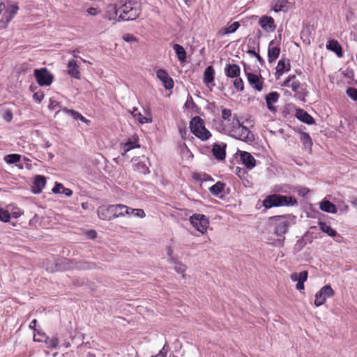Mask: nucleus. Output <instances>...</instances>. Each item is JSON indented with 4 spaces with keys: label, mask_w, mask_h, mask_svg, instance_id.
<instances>
[{
    "label": "nucleus",
    "mask_w": 357,
    "mask_h": 357,
    "mask_svg": "<svg viewBox=\"0 0 357 357\" xmlns=\"http://www.w3.org/2000/svg\"><path fill=\"white\" fill-rule=\"evenodd\" d=\"M16 167H17L18 169H22L24 168V164L19 162L15 164Z\"/></svg>",
    "instance_id": "nucleus-61"
},
{
    "label": "nucleus",
    "mask_w": 357,
    "mask_h": 357,
    "mask_svg": "<svg viewBox=\"0 0 357 357\" xmlns=\"http://www.w3.org/2000/svg\"><path fill=\"white\" fill-rule=\"evenodd\" d=\"M319 208L321 211H325L326 213H330L333 214H335L337 213L336 206L327 200H324L321 202L319 204Z\"/></svg>",
    "instance_id": "nucleus-30"
},
{
    "label": "nucleus",
    "mask_w": 357,
    "mask_h": 357,
    "mask_svg": "<svg viewBox=\"0 0 357 357\" xmlns=\"http://www.w3.org/2000/svg\"><path fill=\"white\" fill-rule=\"evenodd\" d=\"M119 18L123 21L134 20L140 14V5L137 0L121 1Z\"/></svg>",
    "instance_id": "nucleus-2"
},
{
    "label": "nucleus",
    "mask_w": 357,
    "mask_h": 357,
    "mask_svg": "<svg viewBox=\"0 0 357 357\" xmlns=\"http://www.w3.org/2000/svg\"><path fill=\"white\" fill-rule=\"evenodd\" d=\"M7 208L8 211V213H10V218L11 217L14 218H17L20 217L23 214V211L18 207L10 204L7 206Z\"/></svg>",
    "instance_id": "nucleus-37"
},
{
    "label": "nucleus",
    "mask_w": 357,
    "mask_h": 357,
    "mask_svg": "<svg viewBox=\"0 0 357 357\" xmlns=\"http://www.w3.org/2000/svg\"><path fill=\"white\" fill-rule=\"evenodd\" d=\"M308 276V273L306 271H302L299 273H293L290 275V278L293 282L304 283Z\"/></svg>",
    "instance_id": "nucleus-35"
},
{
    "label": "nucleus",
    "mask_w": 357,
    "mask_h": 357,
    "mask_svg": "<svg viewBox=\"0 0 357 357\" xmlns=\"http://www.w3.org/2000/svg\"><path fill=\"white\" fill-rule=\"evenodd\" d=\"M63 111L66 114L70 115L75 120H80L81 121L85 122V123H86L88 121V120L78 112H76V111H74L72 109H68L66 108L63 109Z\"/></svg>",
    "instance_id": "nucleus-40"
},
{
    "label": "nucleus",
    "mask_w": 357,
    "mask_h": 357,
    "mask_svg": "<svg viewBox=\"0 0 357 357\" xmlns=\"http://www.w3.org/2000/svg\"><path fill=\"white\" fill-rule=\"evenodd\" d=\"M175 271L178 273H183L186 269L185 266L180 262L175 263L174 266Z\"/></svg>",
    "instance_id": "nucleus-51"
},
{
    "label": "nucleus",
    "mask_w": 357,
    "mask_h": 357,
    "mask_svg": "<svg viewBox=\"0 0 357 357\" xmlns=\"http://www.w3.org/2000/svg\"><path fill=\"white\" fill-rule=\"evenodd\" d=\"M275 221V234L279 237L277 242L279 245L282 246L284 240V235L287 232L289 227L294 220V216L290 215H276L271 218Z\"/></svg>",
    "instance_id": "nucleus-3"
},
{
    "label": "nucleus",
    "mask_w": 357,
    "mask_h": 357,
    "mask_svg": "<svg viewBox=\"0 0 357 357\" xmlns=\"http://www.w3.org/2000/svg\"><path fill=\"white\" fill-rule=\"evenodd\" d=\"M167 347V344H165L163 347L160 350L159 354H162L164 357H165L166 354L167 352V349L166 348Z\"/></svg>",
    "instance_id": "nucleus-56"
},
{
    "label": "nucleus",
    "mask_w": 357,
    "mask_h": 357,
    "mask_svg": "<svg viewBox=\"0 0 357 357\" xmlns=\"http://www.w3.org/2000/svg\"><path fill=\"white\" fill-rule=\"evenodd\" d=\"M68 73L70 76L79 79L80 78V72L79 70V66L77 61L74 59L69 61L68 63Z\"/></svg>",
    "instance_id": "nucleus-25"
},
{
    "label": "nucleus",
    "mask_w": 357,
    "mask_h": 357,
    "mask_svg": "<svg viewBox=\"0 0 357 357\" xmlns=\"http://www.w3.org/2000/svg\"><path fill=\"white\" fill-rule=\"evenodd\" d=\"M259 24L266 32H273L276 29L274 19L267 15L261 17L259 20Z\"/></svg>",
    "instance_id": "nucleus-14"
},
{
    "label": "nucleus",
    "mask_w": 357,
    "mask_h": 357,
    "mask_svg": "<svg viewBox=\"0 0 357 357\" xmlns=\"http://www.w3.org/2000/svg\"><path fill=\"white\" fill-rule=\"evenodd\" d=\"M351 203L354 207L357 208V199H354Z\"/></svg>",
    "instance_id": "nucleus-64"
},
{
    "label": "nucleus",
    "mask_w": 357,
    "mask_h": 357,
    "mask_svg": "<svg viewBox=\"0 0 357 357\" xmlns=\"http://www.w3.org/2000/svg\"><path fill=\"white\" fill-rule=\"evenodd\" d=\"M215 129L220 133L227 135L234 139L250 143L254 142L255 135L248 128L243 126L236 114L233 119L224 123H214Z\"/></svg>",
    "instance_id": "nucleus-1"
},
{
    "label": "nucleus",
    "mask_w": 357,
    "mask_h": 357,
    "mask_svg": "<svg viewBox=\"0 0 357 357\" xmlns=\"http://www.w3.org/2000/svg\"><path fill=\"white\" fill-rule=\"evenodd\" d=\"M282 86L291 88L294 92V97L303 102H305V98L308 94L305 84H301L299 81L296 80L295 75H289L283 82Z\"/></svg>",
    "instance_id": "nucleus-6"
},
{
    "label": "nucleus",
    "mask_w": 357,
    "mask_h": 357,
    "mask_svg": "<svg viewBox=\"0 0 357 357\" xmlns=\"http://www.w3.org/2000/svg\"><path fill=\"white\" fill-rule=\"evenodd\" d=\"M43 342L46 344L47 348L56 349L59 344V340L56 337H53L52 338H49L47 337Z\"/></svg>",
    "instance_id": "nucleus-42"
},
{
    "label": "nucleus",
    "mask_w": 357,
    "mask_h": 357,
    "mask_svg": "<svg viewBox=\"0 0 357 357\" xmlns=\"http://www.w3.org/2000/svg\"><path fill=\"white\" fill-rule=\"evenodd\" d=\"M54 193H62L66 197H70L73 195V191L69 188H66L61 183H56L52 188Z\"/></svg>",
    "instance_id": "nucleus-36"
},
{
    "label": "nucleus",
    "mask_w": 357,
    "mask_h": 357,
    "mask_svg": "<svg viewBox=\"0 0 357 357\" xmlns=\"http://www.w3.org/2000/svg\"><path fill=\"white\" fill-rule=\"evenodd\" d=\"M272 8L275 13L285 12L288 10L287 0H275L272 3Z\"/></svg>",
    "instance_id": "nucleus-28"
},
{
    "label": "nucleus",
    "mask_w": 357,
    "mask_h": 357,
    "mask_svg": "<svg viewBox=\"0 0 357 357\" xmlns=\"http://www.w3.org/2000/svg\"><path fill=\"white\" fill-rule=\"evenodd\" d=\"M124 207L126 208V209H122V212L123 213V217H125L126 215H128V216L132 215V211H134V210L135 208L128 207L126 205H124Z\"/></svg>",
    "instance_id": "nucleus-53"
},
{
    "label": "nucleus",
    "mask_w": 357,
    "mask_h": 357,
    "mask_svg": "<svg viewBox=\"0 0 357 357\" xmlns=\"http://www.w3.org/2000/svg\"><path fill=\"white\" fill-rule=\"evenodd\" d=\"M45 184L46 179L45 176L40 175L36 176L32 186V192L34 194H38L41 192Z\"/></svg>",
    "instance_id": "nucleus-22"
},
{
    "label": "nucleus",
    "mask_w": 357,
    "mask_h": 357,
    "mask_svg": "<svg viewBox=\"0 0 357 357\" xmlns=\"http://www.w3.org/2000/svg\"><path fill=\"white\" fill-rule=\"evenodd\" d=\"M33 75L38 84L41 86H50L52 82L53 76L45 68L34 70Z\"/></svg>",
    "instance_id": "nucleus-9"
},
{
    "label": "nucleus",
    "mask_w": 357,
    "mask_h": 357,
    "mask_svg": "<svg viewBox=\"0 0 357 357\" xmlns=\"http://www.w3.org/2000/svg\"><path fill=\"white\" fill-rule=\"evenodd\" d=\"M138 137L133 136L129 138L126 143L121 144L120 146L121 153L123 156H126V153L130 150L139 148Z\"/></svg>",
    "instance_id": "nucleus-15"
},
{
    "label": "nucleus",
    "mask_w": 357,
    "mask_h": 357,
    "mask_svg": "<svg viewBox=\"0 0 357 357\" xmlns=\"http://www.w3.org/2000/svg\"><path fill=\"white\" fill-rule=\"evenodd\" d=\"M19 7L16 4L10 5L4 12L1 20L0 25L5 28L17 14Z\"/></svg>",
    "instance_id": "nucleus-11"
},
{
    "label": "nucleus",
    "mask_w": 357,
    "mask_h": 357,
    "mask_svg": "<svg viewBox=\"0 0 357 357\" xmlns=\"http://www.w3.org/2000/svg\"><path fill=\"white\" fill-rule=\"evenodd\" d=\"M279 98L280 94L275 91L271 92L266 96L265 100L266 106L270 112L273 113H275L277 112V107L274 106V104L278 101Z\"/></svg>",
    "instance_id": "nucleus-17"
},
{
    "label": "nucleus",
    "mask_w": 357,
    "mask_h": 357,
    "mask_svg": "<svg viewBox=\"0 0 357 357\" xmlns=\"http://www.w3.org/2000/svg\"><path fill=\"white\" fill-rule=\"evenodd\" d=\"M134 118L142 124L151 123L152 121L151 118L144 116L140 112H137V114H134Z\"/></svg>",
    "instance_id": "nucleus-45"
},
{
    "label": "nucleus",
    "mask_w": 357,
    "mask_h": 357,
    "mask_svg": "<svg viewBox=\"0 0 357 357\" xmlns=\"http://www.w3.org/2000/svg\"><path fill=\"white\" fill-rule=\"evenodd\" d=\"M227 145L224 142L215 143L212 147V153L218 160H224L226 155Z\"/></svg>",
    "instance_id": "nucleus-16"
},
{
    "label": "nucleus",
    "mask_w": 357,
    "mask_h": 357,
    "mask_svg": "<svg viewBox=\"0 0 357 357\" xmlns=\"http://www.w3.org/2000/svg\"><path fill=\"white\" fill-rule=\"evenodd\" d=\"M240 24L238 22H234L230 24H227L226 26L222 28L218 33L220 36H225L227 34H230L232 33H234L238 28L239 27Z\"/></svg>",
    "instance_id": "nucleus-31"
},
{
    "label": "nucleus",
    "mask_w": 357,
    "mask_h": 357,
    "mask_svg": "<svg viewBox=\"0 0 357 357\" xmlns=\"http://www.w3.org/2000/svg\"><path fill=\"white\" fill-rule=\"evenodd\" d=\"M257 60L259 61V62H260L261 64H262V63L264 62V60L262 59V58L260 56V55L258 54L256 56H255Z\"/></svg>",
    "instance_id": "nucleus-63"
},
{
    "label": "nucleus",
    "mask_w": 357,
    "mask_h": 357,
    "mask_svg": "<svg viewBox=\"0 0 357 357\" xmlns=\"http://www.w3.org/2000/svg\"><path fill=\"white\" fill-rule=\"evenodd\" d=\"M43 98L44 94L43 93H36L33 94V98L38 102H40Z\"/></svg>",
    "instance_id": "nucleus-55"
},
{
    "label": "nucleus",
    "mask_w": 357,
    "mask_h": 357,
    "mask_svg": "<svg viewBox=\"0 0 357 357\" xmlns=\"http://www.w3.org/2000/svg\"><path fill=\"white\" fill-rule=\"evenodd\" d=\"M1 117L6 122H10L13 119V113L10 109H7L3 112Z\"/></svg>",
    "instance_id": "nucleus-48"
},
{
    "label": "nucleus",
    "mask_w": 357,
    "mask_h": 357,
    "mask_svg": "<svg viewBox=\"0 0 357 357\" xmlns=\"http://www.w3.org/2000/svg\"><path fill=\"white\" fill-rule=\"evenodd\" d=\"M225 185L222 182H217L210 188V192L214 196H218L224 190Z\"/></svg>",
    "instance_id": "nucleus-39"
},
{
    "label": "nucleus",
    "mask_w": 357,
    "mask_h": 357,
    "mask_svg": "<svg viewBox=\"0 0 357 357\" xmlns=\"http://www.w3.org/2000/svg\"><path fill=\"white\" fill-rule=\"evenodd\" d=\"M156 76L162 83L163 86L167 89H172L174 87V81L169 75L168 73L163 69L156 70Z\"/></svg>",
    "instance_id": "nucleus-12"
},
{
    "label": "nucleus",
    "mask_w": 357,
    "mask_h": 357,
    "mask_svg": "<svg viewBox=\"0 0 357 357\" xmlns=\"http://www.w3.org/2000/svg\"><path fill=\"white\" fill-rule=\"evenodd\" d=\"M190 222L193 227L202 234L206 233L209 226L208 219L204 214H193L190 218Z\"/></svg>",
    "instance_id": "nucleus-8"
},
{
    "label": "nucleus",
    "mask_w": 357,
    "mask_h": 357,
    "mask_svg": "<svg viewBox=\"0 0 357 357\" xmlns=\"http://www.w3.org/2000/svg\"><path fill=\"white\" fill-rule=\"evenodd\" d=\"M36 324H37V321L36 319H33L31 321L30 324H29V328H31V329H33L35 331V332H36Z\"/></svg>",
    "instance_id": "nucleus-57"
},
{
    "label": "nucleus",
    "mask_w": 357,
    "mask_h": 357,
    "mask_svg": "<svg viewBox=\"0 0 357 357\" xmlns=\"http://www.w3.org/2000/svg\"><path fill=\"white\" fill-rule=\"evenodd\" d=\"M290 66L289 63H286V61L283 59H281L278 61V65L276 66V76L278 78L281 76L285 71L289 70Z\"/></svg>",
    "instance_id": "nucleus-34"
},
{
    "label": "nucleus",
    "mask_w": 357,
    "mask_h": 357,
    "mask_svg": "<svg viewBox=\"0 0 357 357\" xmlns=\"http://www.w3.org/2000/svg\"><path fill=\"white\" fill-rule=\"evenodd\" d=\"M280 53V44L273 40H271L268 47V60L270 63L275 61L279 56Z\"/></svg>",
    "instance_id": "nucleus-13"
},
{
    "label": "nucleus",
    "mask_w": 357,
    "mask_h": 357,
    "mask_svg": "<svg viewBox=\"0 0 357 357\" xmlns=\"http://www.w3.org/2000/svg\"><path fill=\"white\" fill-rule=\"evenodd\" d=\"M239 155L243 165L247 169H252L256 166V160L250 153L241 151Z\"/></svg>",
    "instance_id": "nucleus-18"
},
{
    "label": "nucleus",
    "mask_w": 357,
    "mask_h": 357,
    "mask_svg": "<svg viewBox=\"0 0 357 357\" xmlns=\"http://www.w3.org/2000/svg\"><path fill=\"white\" fill-rule=\"evenodd\" d=\"M248 80L252 88L255 89L259 91H261L263 87L262 82L260 80L259 77L257 75L248 73Z\"/></svg>",
    "instance_id": "nucleus-26"
},
{
    "label": "nucleus",
    "mask_w": 357,
    "mask_h": 357,
    "mask_svg": "<svg viewBox=\"0 0 357 357\" xmlns=\"http://www.w3.org/2000/svg\"><path fill=\"white\" fill-rule=\"evenodd\" d=\"M122 209H126L123 204H112L100 206L97 209L98 215L103 220H110L116 218L123 217Z\"/></svg>",
    "instance_id": "nucleus-5"
},
{
    "label": "nucleus",
    "mask_w": 357,
    "mask_h": 357,
    "mask_svg": "<svg viewBox=\"0 0 357 357\" xmlns=\"http://www.w3.org/2000/svg\"><path fill=\"white\" fill-rule=\"evenodd\" d=\"M10 213L7 207L6 208H0V221L8 222L10 221Z\"/></svg>",
    "instance_id": "nucleus-43"
},
{
    "label": "nucleus",
    "mask_w": 357,
    "mask_h": 357,
    "mask_svg": "<svg viewBox=\"0 0 357 357\" xmlns=\"http://www.w3.org/2000/svg\"><path fill=\"white\" fill-rule=\"evenodd\" d=\"M88 235L90 236L91 238H95L96 237V232L95 231H89L88 232Z\"/></svg>",
    "instance_id": "nucleus-60"
},
{
    "label": "nucleus",
    "mask_w": 357,
    "mask_h": 357,
    "mask_svg": "<svg viewBox=\"0 0 357 357\" xmlns=\"http://www.w3.org/2000/svg\"><path fill=\"white\" fill-rule=\"evenodd\" d=\"M123 39L126 42H137V38L130 33H126L123 36Z\"/></svg>",
    "instance_id": "nucleus-52"
},
{
    "label": "nucleus",
    "mask_w": 357,
    "mask_h": 357,
    "mask_svg": "<svg viewBox=\"0 0 357 357\" xmlns=\"http://www.w3.org/2000/svg\"><path fill=\"white\" fill-rule=\"evenodd\" d=\"M119 8L118 9L116 5L111 3L106 6L104 17L109 20H114L116 19Z\"/></svg>",
    "instance_id": "nucleus-23"
},
{
    "label": "nucleus",
    "mask_w": 357,
    "mask_h": 357,
    "mask_svg": "<svg viewBox=\"0 0 357 357\" xmlns=\"http://www.w3.org/2000/svg\"><path fill=\"white\" fill-rule=\"evenodd\" d=\"M297 204L296 199L291 196L273 194L267 196L263 201V206L266 208L272 207L294 206Z\"/></svg>",
    "instance_id": "nucleus-4"
},
{
    "label": "nucleus",
    "mask_w": 357,
    "mask_h": 357,
    "mask_svg": "<svg viewBox=\"0 0 357 357\" xmlns=\"http://www.w3.org/2000/svg\"><path fill=\"white\" fill-rule=\"evenodd\" d=\"M347 95L354 101H357V89L349 87L347 89Z\"/></svg>",
    "instance_id": "nucleus-46"
},
{
    "label": "nucleus",
    "mask_w": 357,
    "mask_h": 357,
    "mask_svg": "<svg viewBox=\"0 0 357 357\" xmlns=\"http://www.w3.org/2000/svg\"><path fill=\"white\" fill-rule=\"evenodd\" d=\"M21 158H22L21 155L17 154V153H13V154L6 155L4 157L3 160L7 164H9V165L15 164V165L16 163L20 162Z\"/></svg>",
    "instance_id": "nucleus-38"
},
{
    "label": "nucleus",
    "mask_w": 357,
    "mask_h": 357,
    "mask_svg": "<svg viewBox=\"0 0 357 357\" xmlns=\"http://www.w3.org/2000/svg\"><path fill=\"white\" fill-rule=\"evenodd\" d=\"M229 109L222 108L221 110V119L215 121L214 123H224L233 119L234 115Z\"/></svg>",
    "instance_id": "nucleus-29"
},
{
    "label": "nucleus",
    "mask_w": 357,
    "mask_h": 357,
    "mask_svg": "<svg viewBox=\"0 0 357 357\" xmlns=\"http://www.w3.org/2000/svg\"><path fill=\"white\" fill-rule=\"evenodd\" d=\"M183 1L185 3V4H187L188 6L192 5V3L194 2V0H183Z\"/></svg>",
    "instance_id": "nucleus-62"
},
{
    "label": "nucleus",
    "mask_w": 357,
    "mask_h": 357,
    "mask_svg": "<svg viewBox=\"0 0 357 357\" xmlns=\"http://www.w3.org/2000/svg\"><path fill=\"white\" fill-rule=\"evenodd\" d=\"M336 207L343 213H347L349 211V206L344 202H339Z\"/></svg>",
    "instance_id": "nucleus-50"
},
{
    "label": "nucleus",
    "mask_w": 357,
    "mask_h": 357,
    "mask_svg": "<svg viewBox=\"0 0 357 357\" xmlns=\"http://www.w3.org/2000/svg\"><path fill=\"white\" fill-rule=\"evenodd\" d=\"M335 292L331 285H325L315 294L314 305L319 307L324 305L327 298L333 296Z\"/></svg>",
    "instance_id": "nucleus-10"
},
{
    "label": "nucleus",
    "mask_w": 357,
    "mask_h": 357,
    "mask_svg": "<svg viewBox=\"0 0 357 357\" xmlns=\"http://www.w3.org/2000/svg\"><path fill=\"white\" fill-rule=\"evenodd\" d=\"M86 11H87L88 14L91 15H96L97 14H98L100 13V11L98 10L97 8H93V7L89 8Z\"/></svg>",
    "instance_id": "nucleus-54"
},
{
    "label": "nucleus",
    "mask_w": 357,
    "mask_h": 357,
    "mask_svg": "<svg viewBox=\"0 0 357 357\" xmlns=\"http://www.w3.org/2000/svg\"><path fill=\"white\" fill-rule=\"evenodd\" d=\"M191 132L202 141L208 140L211 137V133L205 127L204 120L199 116H195L190 123Z\"/></svg>",
    "instance_id": "nucleus-7"
},
{
    "label": "nucleus",
    "mask_w": 357,
    "mask_h": 357,
    "mask_svg": "<svg viewBox=\"0 0 357 357\" xmlns=\"http://www.w3.org/2000/svg\"><path fill=\"white\" fill-rule=\"evenodd\" d=\"M304 287H305L304 283L297 282V284L296 285V289H298L299 291L303 290Z\"/></svg>",
    "instance_id": "nucleus-58"
},
{
    "label": "nucleus",
    "mask_w": 357,
    "mask_h": 357,
    "mask_svg": "<svg viewBox=\"0 0 357 357\" xmlns=\"http://www.w3.org/2000/svg\"><path fill=\"white\" fill-rule=\"evenodd\" d=\"M240 68L236 64H227L225 68V73L227 77L230 78H235L240 75Z\"/></svg>",
    "instance_id": "nucleus-24"
},
{
    "label": "nucleus",
    "mask_w": 357,
    "mask_h": 357,
    "mask_svg": "<svg viewBox=\"0 0 357 357\" xmlns=\"http://www.w3.org/2000/svg\"><path fill=\"white\" fill-rule=\"evenodd\" d=\"M300 139L307 150H310L312 146V141L308 133L299 130Z\"/></svg>",
    "instance_id": "nucleus-32"
},
{
    "label": "nucleus",
    "mask_w": 357,
    "mask_h": 357,
    "mask_svg": "<svg viewBox=\"0 0 357 357\" xmlns=\"http://www.w3.org/2000/svg\"><path fill=\"white\" fill-rule=\"evenodd\" d=\"M326 48L335 52L339 57L342 56V47L337 40H329L326 43Z\"/></svg>",
    "instance_id": "nucleus-27"
},
{
    "label": "nucleus",
    "mask_w": 357,
    "mask_h": 357,
    "mask_svg": "<svg viewBox=\"0 0 357 357\" xmlns=\"http://www.w3.org/2000/svg\"><path fill=\"white\" fill-rule=\"evenodd\" d=\"M319 227L321 231L326 233L329 236L333 237L336 241H340V238H341V236L330 225H327L325 222H319Z\"/></svg>",
    "instance_id": "nucleus-20"
},
{
    "label": "nucleus",
    "mask_w": 357,
    "mask_h": 357,
    "mask_svg": "<svg viewBox=\"0 0 357 357\" xmlns=\"http://www.w3.org/2000/svg\"><path fill=\"white\" fill-rule=\"evenodd\" d=\"M132 215L136 218H144L146 216V213L143 209L135 208L132 211Z\"/></svg>",
    "instance_id": "nucleus-49"
},
{
    "label": "nucleus",
    "mask_w": 357,
    "mask_h": 357,
    "mask_svg": "<svg viewBox=\"0 0 357 357\" xmlns=\"http://www.w3.org/2000/svg\"><path fill=\"white\" fill-rule=\"evenodd\" d=\"M173 50L181 62H185L186 61V52L183 46L179 44H174L173 45Z\"/></svg>",
    "instance_id": "nucleus-33"
},
{
    "label": "nucleus",
    "mask_w": 357,
    "mask_h": 357,
    "mask_svg": "<svg viewBox=\"0 0 357 357\" xmlns=\"http://www.w3.org/2000/svg\"><path fill=\"white\" fill-rule=\"evenodd\" d=\"M47 337V335L45 333L40 331H36L33 335V340L35 342H43Z\"/></svg>",
    "instance_id": "nucleus-44"
},
{
    "label": "nucleus",
    "mask_w": 357,
    "mask_h": 357,
    "mask_svg": "<svg viewBox=\"0 0 357 357\" xmlns=\"http://www.w3.org/2000/svg\"><path fill=\"white\" fill-rule=\"evenodd\" d=\"M295 116L299 121L307 125H312L314 123V119L307 112L302 109H297L296 110Z\"/></svg>",
    "instance_id": "nucleus-21"
},
{
    "label": "nucleus",
    "mask_w": 357,
    "mask_h": 357,
    "mask_svg": "<svg viewBox=\"0 0 357 357\" xmlns=\"http://www.w3.org/2000/svg\"><path fill=\"white\" fill-rule=\"evenodd\" d=\"M135 169L141 174H146L149 173V167L144 161H139L135 166Z\"/></svg>",
    "instance_id": "nucleus-41"
},
{
    "label": "nucleus",
    "mask_w": 357,
    "mask_h": 357,
    "mask_svg": "<svg viewBox=\"0 0 357 357\" xmlns=\"http://www.w3.org/2000/svg\"><path fill=\"white\" fill-rule=\"evenodd\" d=\"M247 53L248 54H250V56H256L258 54V53L255 51V49H253V50H248L247 51Z\"/></svg>",
    "instance_id": "nucleus-59"
},
{
    "label": "nucleus",
    "mask_w": 357,
    "mask_h": 357,
    "mask_svg": "<svg viewBox=\"0 0 357 357\" xmlns=\"http://www.w3.org/2000/svg\"><path fill=\"white\" fill-rule=\"evenodd\" d=\"M234 86L237 91H241L244 89L243 82L241 77H236L234 80Z\"/></svg>",
    "instance_id": "nucleus-47"
},
{
    "label": "nucleus",
    "mask_w": 357,
    "mask_h": 357,
    "mask_svg": "<svg viewBox=\"0 0 357 357\" xmlns=\"http://www.w3.org/2000/svg\"><path fill=\"white\" fill-rule=\"evenodd\" d=\"M214 75L215 71L211 66H208L204 71V83L206 86L212 90V88L215 86L214 83Z\"/></svg>",
    "instance_id": "nucleus-19"
}]
</instances>
